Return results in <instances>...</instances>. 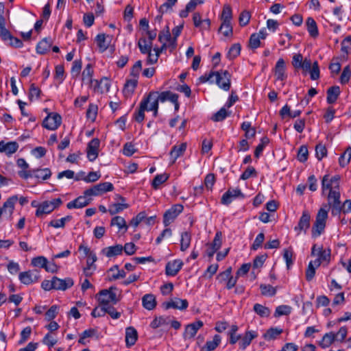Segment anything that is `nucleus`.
I'll return each instance as SVG.
<instances>
[{
    "mask_svg": "<svg viewBox=\"0 0 351 351\" xmlns=\"http://www.w3.org/2000/svg\"><path fill=\"white\" fill-rule=\"evenodd\" d=\"M328 201V203L324 204L317 212L316 219L312 228L313 237L319 236L324 231L330 208H332V214L333 215H338L341 212L339 191L331 190L329 191Z\"/></svg>",
    "mask_w": 351,
    "mask_h": 351,
    "instance_id": "1",
    "label": "nucleus"
},
{
    "mask_svg": "<svg viewBox=\"0 0 351 351\" xmlns=\"http://www.w3.org/2000/svg\"><path fill=\"white\" fill-rule=\"evenodd\" d=\"M179 95L170 90L162 92L153 91L150 92L148 96L141 101L139 110H158V104L168 102L171 108L174 110H178L180 102Z\"/></svg>",
    "mask_w": 351,
    "mask_h": 351,
    "instance_id": "2",
    "label": "nucleus"
},
{
    "mask_svg": "<svg viewBox=\"0 0 351 351\" xmlns=\"http://www.w3.org/2000/svg\"><path fill=\"white\" fill-rule=\"evenodd\" d=\"M62 204L60 198H55L50 201H44L40 203L38 209H36L35 215L37 217L43 218L45 215L50 214L56 208Z\"/></svg>",
    "mask_w": 351,
    "mask_h": 351,
    "instance_id": "3",
    "label": "nucleus"
},
{
    "mask_svg": "<svg viewBox=\"0 0 351 351\" xmlns=\"http://www.w3.org/2000/svg\"><path fill=\"white\" fill-rule=\"evenodd\" d=\"M116 289L114 287H110L108 289H104L99 291L98 302L99 306H108L110 303L116 304L119 302L117 294L113 291Z\"/></svg>",
    "mask_w": 351,
    "mask_h": 351,
    "instance_id": "4",
    "label": "nucleus"
},
{
    "mask_svg": "<svg viewBox=\"0 0 351 351\" xmlns=\"http://www.w3.org/2000/svg\"><path fill=\"white\" fill-rule=\"evenodd\" d=\"M62 123V117L56 112L52 111L48 113L43 121V126L49 130H55Z\"/></svg>",
    "mask_w": 351,
    "mask_h": 351,
    "instance_id": "5",
    "label": "nucleus"
},
{
    "mask_svg": "<svg viewBox=\"0 0 351 351\" xmlns=\"http://www.w3.org/2000/svg\"><path fill=\"white\" fill-rule=\"evenodd\" d=\"M183 206L180 204H174L168 209L163 215V223L165 226L167 227L171 224L183 211Z\"/></svg>",
    "mask_w": 351,
    "mask_h": 351,
    "instance_id": "6",
    "label": "nucleus"
},
{
    "mask_svg": "<svg viewBox=\"0 0 351 351\" xmlns=\"http://www.w3.org/2000/svg\"><path fill=\"white\" fill-rule=\"evenodd\" d=\"M214 77L216 84L224 90H228L230 88V74L227 71L214 72Z\"/></svg>",
    "mask_w": 351,
    "mask_h": 351,
    "instance_id": "7",
    "label": "nucleus"
},
{
    "mask_svg": "<svg viewBox=\"0 0 351 351\" xmlns=\"http://www.w3.org/2000/svg\"><path fill=\"white\" fill-rule=\"evenodd\" d=\"M19 278L21 283L28 285L38 281L39 272L37 270L23 271L19 274Z\"/></svg>",
    "mask_w": 351,
    "mask_h": 351,
    "instance_id": "8",
    "label": "nucleus"
},
{
    "mask_svg": "<svg viewBox=\"0 0 351 351\" xmlns=\"http://www.w3.org/2000/svg\"><path fill=\"white\" fill-rule=\"evenodd\" d=\"M18 198L14 195L9 197L3 204V206L0 208L1 215L6 216L8 219H11L12 215L14 209V205L16 203Z\"/></svg>",
    "mask_w": 351,
    "mask_h": 351,
    "instance_id": "9",
    "label": "nucleus"
},
{
    "mask_svg": "<svg viewBox=\"0 0 351 351\" xmlns=\"http://www.w3.org/2000/svg\"><path fill=\"white\" fill-rule=\"evenodd\" d=\"M100 141L99 138L92 139L87 146V158L91 162L94 161L98 156Z\"/></svg>",
    "mask_w": 351,
    "mask_h": 351,
    "instance_id": "10",
    "label": "nucleus"
},
{
    "mask_svg": "<svg viewBox=\"0 0 351 351\" xmlns=\"http://www.w3.org/2000/svg\"><path fill=\"white\" fill-rule=\"evenodd\" d=\"M244 197L240 189H228L221 197V202L224 205H229L237 197Z\"/></svg>",
    "mask_w": 351,
    "mask_h": 351,
    "instance_id": "11",
    "label": "nucleus"
},
{
    "mask_svg": "<svg viewBox=\"0 0 351 351\" xmlns=\"http://www.w3.org/2000/svg\"><path fill=\"white\" fill-rule=\"evenodd\" d=\"M53 283L54 285V289L65 291L67 289L71 288L73 285L74 282L73 280L71 278L61 279L56 276H53Z\"/></svg>",
    "mask_w": 351,
    "mask_h": 351,
    "instance_id": "12",
    "label": "nucleus"
},
{
    "mask_svg": "<svg viewBox=\"0 0 351 351\" xmlns=\"http://www.w3.org/2000/svg\"><path fill=\"white\" fill-rule=\"evenodd\" d=\"M189 306L188 301L185 299L175 298L170 302H165L163 306L165 309L175 308L179 310H185Z\"/></svg>",
    "mask_w": 351,
    "mask_h": 351,
    "instance_id": "13",
    "label": "nucleus"
},
{
    "mask_svg": "<svg viewBox=\"0 0 351 351\" xmlns=\"http://www.w3.org/2000/svg\"><path fill=\"white\" fill-rule=\"evenodd\" d=\"M285 71L286 66L285 60L282 58L278 59L274 69V75L276 80L283 81L287 77Z\"/></svg>",
    "mask_w": 351,
    "mask_h": 351,
    "instance_id": "14",
    "label": "nucleus"
},
{
    "mask_svg": "<svg viewBox=\"0 0 351 351\" xmlns=\"http://www.w3.org/2000/svg\"><path fill=\"white\" fill-rule=\"evenodd\" d=\"M92 86L95 92L102 94L109 91L110 82L108 78H102L99 81L95 80Z\"/></svg>",
    "mask_w": 351,
    "mask_h": 351,
    "instance_id": "15",
    "label": "nucleus"
},
{
    "mask_svg": "<svg viewBox=\"0 0 351 351\" xmlns=\"http://www.w3.org/2000/svg\"><path fill=\"white\" fill-rule=\"evenodd\" d=\"M203 326V322L198 320L195 322L191 323L186 326L184 333L185 339L193 338L197 334L198 330Z\"/></svg>",
    "mask_w": 351,
    "mask_h": 351,
    "instance_id": "16",
    "label": "nucleus"
},
{
    "mask_svg": "<svg viewBox=\"0 0 351 351\" xmlns=\"http://www.w3.org/2000/svg\"><path fill=\"white\" fill-rule=\"evenodd\" d=\"M183 263L180 260H174L167 263L165 267L166 274L167 276H174L181 269Z\"/></svg>",
    "mask_w": 351,
    "mask_h": 351,
    "instance_id": "17",
    "label": "nucleus"
},
{
    "mask_svg": "<svg viewBox=\"0 0 351 351\" xmlns=\"http://www.w3.org/2000/svg\"><path fill=\"white\" fill-rule=\"evenodd\" d=\"M311 215L307 210H304L299 220L298 224L295 227L296 231L306 232L310 227Z\"/></svg>",
    "mask_w": 351,
    "mask_h": 351,
    "instance_id": "18",
    "label": "nucleus"
},
{
    "mask_svg": "<svg viewBox=\"0 0 351 351\" xmlns=\"http://www.w3.org/2000/svg\"><path fill=\"white\" fill-rule=\"evenodd\" d=\"M258 337V332L255 330H247L239 343V348L245 350Z\"/></svg>",
    "mask_w": 351,
    "mask_h": 351,
    "instance_id": "19",
    "label": "nucleus"
},
{
    "mask_svg": "<svg viewBox=\"0 0 351 351\" xmlns=\"http://www.w3.org/2000/svg\"><path fill=\"white\" fill-rule=\"evenodd\" d=\"M19 144L15 141L8 143L0 142V152H4L7 156H10L19 149Z\"/></svg>",
    "mask_w": 351,
    "mask_h": 351,
    "instance_id": "20",
    "label": "nucleus"
},
{
    "mask_svg": "<svg viewBox=\"0 0 351 351\" xmlns=\"http://www.w3.org/2000/svg\"><path fill=\"white\" fill-rule=\"evenodd\" d=\"M138 339L137 330L132 326L125 329V344L127 348L134 346Z\"/></svg>",
    "mask_w": 351,
    "mask_h": 351,
    "instance_id": "21",
    "label": "nucleus"
},
{
    "mask_svg": "<svg viewBox=\"0 0 351 351\" xmlns=\"http://www.w3.org/2000/svg\"><path fill=\"white\" fill-rule=\"evenodd\" d=\"M186 143H182L180 145H174L171 148L169 152V155L171 159L172 160V163H175L176 160L184 154L186 149Z\"/></svg>",
    "mask_w": 351,
    "mask_h": 351,
    "instance_id": "22",
    "label": "nucleus"
},
{
    "mask_svg": "<svg viewBox=\"0 0 351 351\" xmlns=\"http://www.w3.org/2000/svg\"><path fill=\"white\" fill-rule=\"evenodd\" d=\"M90 199H88V197L84 195L77 197L71 202H69L67 204L66 207L69 209L83 208L87 206L90 203Z\"/></svg>",
    "mask_w": 351,
    "mask_h": 351,
    "instance_id": "23",
    "label": "nucleus"
},
{
    "mask_svg": "<svg viewBox=\"0 0 351 351\" xmlns=\"http://www.w3.org/2000/svg\"><path fill=\"white\" fill-rule=\"evenodd\" d=\"M123 251L122 245L117 244L104 248L101 253L108 258H112L120 255Z\"/></svg>",
    "mask_w": 351,
    "mask_h": 351,
    "instance_id": "24",
    "label": "nucleus"
},
{
    "mask_svg": "<svg viewBox=\"0 0 351 351\" xmlns=\"http://www.w3.org/2000/svg\"><path fill=\"white\" fill-rule=\"evenodd\" d=\"M119 197L121 200L122 203H114L109 206L108 212L111 215L119 213L129 207L128 204L124 203L125 201L124 197L121 196H119Z\"/></svg>",
    "mask_w": 351,
    "mask_h": 351,
    "instance_id": "25",
    "label": "nucleus"
},
{
    "mask_svg": "<svg viewBox=\"0 0 351 351\" xmlns=\"http://www.w3.org/2000/svg\"><path fill=\"white\" fill-rule=\"evenodd\" d=\"M172 40L173 38H171L168 28L166 31L161 32L158 35V40L162 44L160 48L161 50H164L167 48V43H169V46L171 48Z\"/></svg>",
    "mask_w": 351,
    "mask_h": 351,
    "instance_id": "26",
    "label": "nucleus"
},
{
    "mask_svg": "<svg viewBox=\"0 0 351 351\" xmlns=\"http://www.w3.org/2000/svg\"><path fill=\"white\" fill-rule=\"evenodd\" d=\"M143 306L149 311L153 310L156 306V298L153 294H145L142 298Z\"/></svg>",
    "mask_w": 351,
    "mask_h": 351,
    "instance_id": "27",
    "label": "nucleus"
},
{
    "mask_svg": "<svg viewBox=\"0 0 351 351\" xmlns=\"http://www.w3.org/2000/svg\"><path fill=\"white\" fill-rule=\"evenodd\" d=\"M221 338L219 335H215L212 341H206L205 346L201 348L200 351H213L220 344Z\"/></svg>",
    "mask_w": 351,
    "mask_h": 351,
    "instance_id": "28",
    "label": "nucleus"
},
{
    "mask_svg": "<svg viewBox=\"0 0 351 351\" xmlns=\"http://www.w3.org/2000/svg\"><path fill=\"white\" fill-rule=\"evenodd\" d=\"M108 273L110 276H109V280H116L120 278H123L125 277L126 273L123 269H119V266L115 265L111 268H110L108 271Z\"/></svg>",
    "mask_w": 351,
    "mask_h": 351,
    "instance_id": "29",
    "label": "nucleus"
},
{
    "mask_svg": "<svg viewBox=\"0 0 351 351\" xmlns=\"http://www.w3.org/2000/svg\"><path fill=\"white\" fill-rule=\"evenodd\" d=\"M52 45V41L47 38H45L41 41H40L36 46V51L39 54H45L46 53L49 49L51 48Z\"/></svg>",
    "mask_w": 351,
    "mask_h": 351,
    "instance_id": "30",
    "label": "nucleus"
},
{
    "mask_svg": "<svg viewBox=\"0 0 351 351\" xmlns=\"http://www.w3.org/2000/svg\"><path fill=\"white\" fill-rule=\"evenodd\" d=\"M306 25L307 31L308 32L311 36H312L313 38L317 37L319 35V32L315 21L313 18L308 17L306 19Z\"/></svg>",
    "mask_w": 351,
    "mask_h": 351,
    "instance_id": "31",
    "label": "nucleus"
},
{
    "mask_svg": "<svg viewBox=\"0 0 351 351\" xmlns=\"http://www.w3.org/2000/svg\"><path fill=\"white\" fill-rule=\"evenodd\" d=\"M97 196L101 195L106 192L112 191L114 189L113 184L111 182H106L99 183L94 186Z\"/></svg>",
    "mask_w": 351,
    "mask_h": 351,
    "instance_id": "32",
    "label": "nucleus"
},
{
    "mask_svg": "<svg viewBox=\"0 0 351 351\" xmlns=\"http://www.w3.org/2000/svg\"><path fill=\"white\" fill-rule=\"evenodd\" d=\"M34 177L37 179L45 180L49 179L51 176V171L49 168L35 169H34Z\"/></svg>",
    "mask_w": 351,
    "mask_h": 351,
    "instance_id": "33",
    "label": "nucleus"
},
{
    "mask_svg": "<svg viewBox=\"0 0 351 351\" xmlns=\"http://www.w3.org/2000/svg\"><path fill=\"white\" fill-rule=\"evenodd\" d=\"M191 234L189 232H184L181 234L180 250L186 251L190 246Z\"/></svg>",
    "mask_w": 351,
    "mask_h": 351,
    "instance_id": "34",
    "label": "nucleus"
},
{
    "mask_svg": "<svg viewBox=\"0 0 351 351\" xmlns=\"http://www.w3.org/2000/svg\"><path fill=\"white\" fill-rule=\"evenodd\" d=\"M137 82L136 79H132L127 81L123 90V93L125 97H129L134 93L137 85Z\"/></svg>",
    "mask_w": 351,
    "mask_h": 351,
    "instance_id": "35",
    "label": "nucleus"
},
{
    "mask_svg": "<svg viewBox=\"0 0 351 351\" xmlns=\"http://www.w3.org/2000/svg\"><path fill=\"white\" fill-rule=\"evenodd\" d=\"M283 330L279 328H270L264 334L263 337L267 341L276 339L278 336L282 334Z\"/></svg>",
    "mask_w": 351,
    "mask_h": 351,
    "instance_id": "36",
    "label": "nucleus"
},
{
    "mask_svg": "<svg viewBox=\"0 0 351 351\" xmlns=\"http://www.w3.org/2000/svg\"><path fill=\"white\" fill-rule=\"evenodd\" d=\"M253 310L261 317H268L271 314V311L268 307L258 303L254 305Z\"/></svg>",
    "mask_w": 351,
    "mask_h": 351,
    "instance_id": "37",
    "label": "nucleus"
},
{
    "mask_svg": "<svg viewBox=\"0 0 351 351\" xmlns=\"http://www.w3.org/2000/svg\"><path fill=\"white\" fill-rule=\"evenodd\" d=\"M169 178V174L164 173L156 175L152 182V186L154 189H158L160 186L165 182Z\"/></svg>",
    "mask_w": 351,
    "mask_h": 351,
    "instance_id": "38",
    "label": "nucleus"
},
{
    "mask_svg": "<svg viewBox=\"0 0 351 351\" xmlns=\"http://www.w3.org/2000/svg\"><path fill=\"white\" fill-rule=\"evenodd\" d=\"M170 324V318L169 317H156L150 324L152 328H157L163 326H168Z\"/></svg>",
    "mask_w": 351,
    "mask_h": 351,
    "instance_id": "39",
    "label": "nucleus"
},
{
    "mask_svg": "<svg viewBox=\"0 0 351 351\" xmlns=\"http://www.w3.org/2000/svg\"><path fill=\"white\" fill-rule=\"evenodd\" d=\"M340 93L339 86H332L327 91V101L330 104L334 103Z\"/></svg>",
    "mask_w": 351,
    "mask_h": 351,
    "instance_id": "40",
    "label": "nucleus"
},
{
    "mask_svg": "<svg viewBox=\"0 0 351 351\" xmlns=\"http://www.w3.org/2000/svg\"><path fill=\"white\" fill-rule=\"evenodd\" d=\"M335 341V333L332 332H328L322 337V341L319 342V346L323 348H328Z\"/></svg>",
    "mask_w": 351,
    "mask_h": 351,
    "instance_id": "41",
    "label": "nucleus"
},
{
    "mask_svg": "<svg viewBox=\"0 0 351 351\" xmlns=\"http://www.w3.org/2000/svg\"><path fill=\"white\" fill-rule=\"evenodd\" d=\"M138 46L142 53H147L152 51V43L151 41H148L146 38H141L138 40Z\"/></svg>",
    "mask_w": 351,
    "mask_h": 351,
    "instance_id": "42",
    "label": "nucleus"
},
{
    "mask_svg": "<svg viewBox=\"0 0 351 351\" xmlns=\"http://www.w3.org/2000/svg\"><path fill=\"white\" fill-rule=\"evenodd\" d=\"M93 73V69L91 64H87L82 72V80L84 82L90 83L92 85L94 82V80H92Z\"/></svg>",
    "mask_w": 351,
    "mask_h": 351,
    "instance_id": "43",
    "label": "nucleus"
},
{
    "mask_svg": "<svg viewBox=\"0 0 351 351\" xmlns=\"http://www.w3.org/2000/svg\"><path fill=\"white\" fill-rule=\"evenodd\" d=\"M351 159V147H348L339 158V165L342 167H346Z\"/></svg>",
    "mask_w": 351,
    "mask_h": 351,
    "instance_id": "44",
    "label": "nucleus"
},
{
    "mask_svg": "<svg viewBox=\"0 0 351 351\" xmlns=\"http://www.w3.org/2000/svg\"><path fill=\"white\" fill-rule=\"evenodd\" d=\"M292 308L288 305H280L276 307L274 317H278L282 315H288L291 313Z\"/></svg>",
    "mask_w": 351,
    "mask_h": 351,
    "instance_id": "45",
    "label": "nucleus"
},
{
    "mask_svg": "<svg viewBox=\"0 0 351 351\" xmlns=\"http://www.w3.org/2000/svg\"><path fill=\"white\" fill-rule=\"evenodd\" d=\"M71 216H66L60 219L51 220L49 223V226L55 228H64L66 222L69 221L71 219Z\"/></svg>",
    "mask_w": 351,
    "mask_h": 351,
    "instance_id": "46",
    "label": "nucleus"
},
{
    "mask_svg": "<svg viewBox=\"0 0 351 351\" xmlns=\"http://www.w3.org/2000/svg\"><path fill=\"white\" fill-rule=\"evenodd\" d=\"M111 226H117L119 230L122 228H125V231L128 230V226L126 224V221L122 217L116 216L111 219L110 222Z\"/></svg>",
    "mask_w": 351,
    "mask_h": 351,
    "instance_id": "47",
    "label": "nucleus"
},
{
    "mask_svg": "<svg viewBox=\"0 0 351 351\" xmlns=\"http://www.w3.org/2000/svg\"><path fill=\"white\" fill-rule=\"evenodd\" d=\"M308 156V148L306 145H302L298 151V160L301 162H304L307 160Z\"/></svg>",
    "mask_w": 351,
    "mask_h": 351,
    "instance_id": "48",
    "label": "nucleus"
},
{
    "mask_svg": "<svg viewBox=\"0 0 351 351\" xmlns=\"http://www.w3.org/2000/svg\"><path fill=\"white\" fill-rule=\"evenodd\" d=\"M260 289L263 295L274 296L276 293V289L269 285H261Z\"/></svg>",
    "mask_w": 351,
    "mask_h": 351,
    "instance_id": "49",
    "label": "nucleus"
},
{
    "mask_svg": "<svg viewBox=\"0 0 351 351\" xmlns=\"http://www.w3.org/2000/svg\"><path fill=\"white\" fill-rule=\"evenodd\" d=\"M219 31H221L225 36H231L232 35L231 22L222 21Z\"/></svg>",
    "mask_w": 351,
    "mask_h": 351,
    "instance_id": "50",
    "label": "nucleus"
},
{
    "mask_svg": "<svg viewBox=\"0 0 351 351\" xmlns=\"http://www.w3.org/2000/svg\"><path fill=\"white\" fill-rule=\"evenodd\" d=\"M232 18V9L229 5H225L221 13V21L226 22H231Z\"/></svg>",
    "mask_w": 351,
    "mask_h": 351,
    "instance_id": "51",
    "label": "nucleus"
},
{
    "mask_svg": "<svg viewBox=\"0 0 351 351\" xmlns=\"http://www.w3.org/2000/svg\"><path fill=\"white\" fill-rule=\"evenodd\" d=\"M230 115V111H217L211 117L210 119L215 122L223 121L226 117Z\"/></svg>",
    "mask_w": 351,
    "mask_h": 351,
    "instance_id": "52",
    "label": "nucleus"
},
{
    "mask_svg": "<svg viewBox=\"0 0 351 351\" xmlns=\"http://www.w3.org/2000/svg\"><path fill=\"white\" fill-rule=\"evenodd\" d=\"M96 41L101 52H104L108 47V44L106 43V36L104 34H98L96 37Z\"/></svg>",
    "mask_w": 351,
    "mask_h": 351,
    "instance_id": "53",
    "label": "nucleus"
},
{
    "mask_svg": "<svg viewBox=\"0 0 351 351\" xmlns=\"http://www.w3.org/2000/svg\"><path fill=\"white\" fill-rule=\"evenodd\" d=\"M183 27H184V25L181 24L180 25H178V26L175 27L172 29V34H173V40H172V43H171V51L173 50L176 48V39L180 36V34H181V32H182V30L183 29Z\"/></svg>",
    "mask_w": 351,
    "mask_h": 351,
    "instance_id": "54",
    "label": "nucleus"
},
{
    "mask_svg": "<svg viewBox=\"0 0 351 351\" xmlns=\"http://www.w3.org/2000/svg\"><path fill=\"white\" fill-rule=\"evenodd\" d=\"M241 45L239 43L234 44L229 49L227 56L230 59H233L240 54Z\"/></svg>",
    "mask_w": 351,
    "mask_h": 351,
    "instance_id": "55",
    "label": "nucleus"
},
{
    "mask_svg": "<svg viewBox=\"0 0 351 351\" xmlns=\"http://www.w3.org/2000/svg\"><path fill=\"white\" fill-rule=\"evenodd\" d=\"M40 94V90L34 84H32L29 90V99L30 101L37 99Z\"/></svg>",
    "mask_w": 351,
    "mask_h": 351,
    "instance_id": "56",
    "label": "nucleus"
},
{
    "mask_svg": "<svg viewBox=\"0 0 351 351\" xmlns=\"http://www.w3.org/2000/svg\"><path fill=\"white\" fill-rule=\"evenodd\" d=\"M47 263H48V261L44 256H38V257L34 258L32 260V265L34 267H38L45 269Z\"/></svg>",
    "mask_w": 351,
    "mask_h": 351,
    "instance_id": "57",
    "label": "nucleus"
},
{
    "mask_svg": "<svg viewBox=\"0 0 351 351\" xmlns=\"http://www.w3.org/2000/svg\"><path fill=\"white\" fill-rule=\"evenodd\" d=\"M154 53H152V51L150 52H148V57H147V62L149 64H154L158 61V57L160 56V53L162 51L161 49L158 48H154Z\"/></svg>",
    "mask_w": 351,
    "mask_h": 351,
    "instance_id": "58",
    "label": "nucleus"
},
{
    "mask_svg": "<svg viewBox=\"0 0 351 351\" xmlns=\"http://www.w3.org/2000/svg\"><path fill=\"white\" fill-rule=\"evenodd\" d=\"M43 343L47 346L49 348H52L58 342L57 339L53 335L47 333L45 335L42 341Z\"/></svg>",
    "mask_w": 351,
    "mask_h": 351,
    "instance_id": "59",
    "label": "nucleus"
},
{
    "mask_svg": "<svg viewBox=\"0 0 351 351\" xmlns=\"http://www.w3.org/2000/svg\"><path fill=\"white\" fill-rule=\"evenodd\" d=\"M326 154H327V149L324 145L319 143L316 145L315 155H316L317 158L319 160H321L324 156H326Z\"/></svg>",
    "mask_w": 351,
    "mask_h": 351,
    "instance_id": "60",
    "label": "nucleus"
},
{
    "mask_svg": "<svg viewBox=\"0 0 351 351\" xmlns=\"http://www.w3.org/2000/svg\"><path fill=\"white\" fill-rule=\"evenodd\" d=\"M58 311V306L53 305L45 313V319L47 321H52L57 315Z\"/></svg>",
    "mask_w": 351,
    "mask_h": 351,
    "instance_id": "61",
    "label": "nucleus"
},
{
    "mask_svg": "<svg viewBox=\"0 0 351 351\" xmlns=\"http://www.w3.org/2000/svg\"><path fill=\"white\" fill-rule=\"evenodd\" d=\"M257 173L254 167L252 166L247 167L245 171L241 174L240 178L241 180H245L250 178L252 176H256Z\"/></svg>",
    "mask_w": 351,
    "mask_h": 351,
    "instance_id": "62",
    "label": "nucleus"
},
{
    "mask_svg": "<svg viewBox=\"0 0 351 351\" xmlns=\"http://www.w3.org/2000/svg\"><path fill=\"white\" fill-rule=\"evenodd\" d=\"M311 75V79L313 80H316L319 77V68L318 66L317 62H314L313 63L312 67L308 71Z\"/></svg>",
    "mask_w": 351,
    "mask_h": 351,
    "instance_id": "63",
    "label": "nucleus"
},
{
    "mask_svg": "<svg viewBox=\"0 0 351 351\" xmlns=\"http://www.w3.org/2000/svg\"><path fill=\"white\" fill-rule=\"evenodd\" d=\"M251 18L250 13L248 11H243L239 16V21L241 26H245L248 24Z\"/></svg>",
    "mask_w": 351,
    "mask_h": 351,
    "instance_id": "64",
    "label": "nucleus"
}]
</instances>
